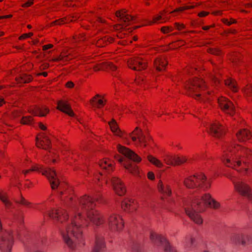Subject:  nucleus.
<instances>
[{
  "label": "nucleus",
  "mask_w": 252,
  "mask_h": 252,
  "mask_svg": "<svg viewBox=\"0 0 252 252\" xmlns=\"http://www.w3.org/2000/svg\"><path fill=\"white\" fill-rule=\"evenodd\" d=\"M100 202V195L93 198L85 195L73 204L72 214L70 217L64 210H52L48 212L49 217L58 220L60 233L64 242L70 249H75L83 241L82 225H87L89 220L96 226L103 222L102 216L94 209L96 203Z\"/></svg>",
  "instance_id": "nucleus-1"
},
{
  "label": "nucleus",
  "mask_w": 252,
  "mask_h": 252,
  "mask_svg": "<svg viewBox=\"0 0 252 252\" xmlns=\"http://www.w3.org/2000/svg\"><path fill=\"white\" fill-rule=\"evenodd\" d=\"M209 207L214 209L220 208V204L209 193L204 194L194 200L184 201V207L186 214L196 223L200 224L203 220L198 212H203Z\"/></svg>",
  "instance_id": "nucleus-2"
},
{
  "label": "nucleus",
  "mask_w": 252,
  "mask_h": 252,
  "mask_svg": "<svg viewBox=\"0 0 252 252\" xmlns=\"http://www.w3.org/2000/svg\"><path fill=\"white\" fill-rule=\"evenodd\" d=\"M238 148L237 154L235 153L236 148L233 150L229 148L223 155V162L226 166L238 171L243 169L247 172L252 168V151L245 148Z\"/></svg>",
  "instance_id": "nucleus-3"
},
{
  "label": "nucleus",
  "mask_w": 252,
  "mask_h": 252,
  "mask_svg": "<svg viewBox=\"0 0 252 252\" xmlns=\"http://www.w3.org/2000/svg\"><path fill=\"white\" fill-rule=\"evenodd\" d=\"M188 91L189 95L194 97L196 99L204 101L205 100L204 90L206 86L202 80L195 78L190 81L186 87Z\"/></svg>",
  "instance_id": "nucleus-4"
},
{
  "label": "nucleus",
  "mask_w": 252,
  "mask_h": 252,
  "mask_svg": "<svg viewBox=\"0 0 252 252\" xmlns=\"http://www.w3.org/2000/svg\"><path fill=\"white\" fill-rule=\"evenodd\" d=\"M30 171H36L41 172L43 175L46 176L49 180L51 188L53 189H55L58 187L61 188L60 182L59 177L54 169L50 168H44L41 165H36L33 166L31 169L23 171V173L26 174Z\"/></svg>",
  "instance_id": "nucleus-5"
},
{
  "label": "nucleus",
  "mask_w": 252,
  "mask_h": 252,
  "mask_svg": "<svg viewBox=\"0 0 252 252\" xmlns=\"http://www.w3.org/2000/svg\"><path fill=\"white\" fill-rule=\"evenodd\" d=\"M185 185L189 188H194L201 186L204 189L210 188V184L206 182V177L200 174L197 176H193L186 179L184 181Z\"/></svg>",
  "instance_id": "nucleus-6"
},
{
  "label": "nucleus",
  "mask_w": 252,
  "mask_h": 252,
  "mask_svg": "<svg viewBox=\"0 0 252 252\" xmlns=\"http://www.w3.org/2000/svg\"><path fill=\"white\" fill-rule=\"evenodd\" d=\"M230 179L233 182L236 190L252 202V191L249 185L237 178L230 177Z\"/></svg>",
  "instance_id": "nucleus-7"
},
{
  "label": "nucleus",
  "mask_w": 252,
  "mask_h": 252,
  "mask_svg": "<svg viewBox=\"0 0 252 252\" xmlns=\"http://www.w3.org/2000/svg\"><path fill=\"white\" fill-rule=\"evenodd\" d=\"M116 16L119 19L120 22V24L115 27L116 30L125 29L127 26L135 21V18L128 14L125 9L117 11Z\"/></svg>",
  "instance_id": "nucleus-8"
},
{
  "label": "nucleus",
  "mask_w": 252,
  "mask_h": 252,
  "mask_svg": "<svg viewBox=\"0 0 252 252\" xmlns=\"http://www.w3.org/2000/svg\"><path fill=\"white\" fill-rule=\"evenodd\" d=\"M150 239L154 244L161 246L164 249V252H176V251L171 247L166 239L161 235L154 232H151L150 234Z\"/></svg>",
  "instance_id": "nucleus-9"
},
{
  "label": "nucleus",
  "mask_w": 252,
  "mask_h": 252,
  "mask_svg": "<svg viewBox=\"0 0 252 252\" xmlns=\"http://www.w3.org/2000/svg\"><path fill=\"white\" fill-rule=\"evenodd\" d=\"M132 140L136 142L137 146L145 147L147 146V142L151 139L150 136H146L144 134L142 130L136 127L134 130L129 134Z\"/></svg>",
  "instance_id": "nucleus-10"
},
{
  "label": "nucleus",
  "mask_w": 252,
  "mask_h": 252,
  "mask_svg": "<svg viewBox=\"0 0 252 252\" xmlns=\"http://www.w3.org/2000/svg\"><path fill=\"white\" fill-rule=\"evenodd\" d=\"M206 126L209 129L210 133L216 138H220L225 133L224 127L218 121L208 123Z\"/></svg>",
  "instance_id": "nucleus-11"
},
{
  "label": "nucleus",
  "mask_w": 252,
  "mask_h": 252,
  "mask_svg": "<svg viewBox=\"0 0 252 252\" xmlns=\"http://www.w3.org/2000/svg\"><path fill=\"white\" fill-rule=\"evenodd\" d=\"M108 223L109 228L112 230L120 231L124 226L121 217L114 214L109 216L108 219Z\"/></svg>",
  "instance_id": "nucleus-12"
},
{
  "label": "nucleus",
  "mask_w": 252,
  "mask_h": 252,
  "mask_svg": "<svg viewBox=\"0 0 252 252\" xmlns=\"http://www.w3.org/2000/svg\"><path fill=\"white\" fill-rule=\"evenodd\" d=\"M220 108L226 113L232 115L235 113V108L232 102L225 97H221L218 99Z\"/></svg>",
  "instance_id": "nucleus-13"
},
{
  "label": "nucleus",
  "mask_w": 252,
  "mask_h": 252,
  "mask_svg": "<svg viewBox=\"0 0 252 252\" xmlns=\"http://www.w3.org/2000/svg\"><path fill=\"white\" fill-rule=\"evenodd\" d=\"M129 68L136 70L140 71L145 69L147 67V63L139 57H134L127 62Z\"/></svg>",
  "instance_id": "nucleus-14"
},
{
  "label": "nucleus",
  "mask_w": 252,
  "mask_h": 252,
  "mask_svg": "<svg viewBox=\"0 0 252 252\" xmlns=\"http://www.w3.org/2000/svg\"><path fill=\"white\" fill-rule=\"evenodd\" d=\"M163 158L166 164L173 166L180 165L187 161V158L185 157L169 155H165Z\"/></svg>",
  "instance_id": "nucleus-15"
},
{
  "label": "nucleus",
  "mask_w": 252,
  "mask_h": 252,
  "mask_svg": "<svg viewBox=\"0 0 252 252\" xmlns=\"http://www.w3.org/2000/svg\"><path fill=\"white\" fill-rule=\"evenodd\" d=\"M119 152L124 155L128 159L135 162H139L141 161V158L133 151L125 147L119 145L118 147Z\"/></svg>",
  "instance_id": "nucleus-16"
},
{
  "label": "nucleus",
  "mask_w": 252,
  "mask_h": 252,
  "mask_svg": "<svg viewBox=\"0 0 252 252\" xmlns=\"http://www.w3.org/2000/svg\"><path fill=\"white\" fill-rule=\"evenodd\" d=\"M111 183L115 192L119 195H124L126 191V188L122 181L116 177H113L110 179Z\"/></svg>",
  "instance_id": "nucleus-17"
},
{
  "label": "nucleus",
  "mask_w": 252,
  "mask_h": 252,
  "mask_svg": "<svg viewBox=\"0 0 252 252\" xmlns=\"http://www.w3.org/2000/svg\"><path fill=\"white\" fill-rule=\"evenodd\" d=\"M115 158L119 162L121 163H123V165L125 168L130 173L134 175L139 173V169L137 165L132 163L129 160H124L122 158L120 157L119 156H115Z\"/></svg>",
  "instance_id": "nucleus-18"
},
{
  "label": "nucleus",
  "mask_w": 252,
  "mask_h": 252,
  "mask_svg": "<svg viewBox=\"0 0 252 252\" xmlns=\"http://www.w3.org/2000/svg\"><path fill=\"white\" fill-rule=\"evenodd\" d=\"M58 109L68 114L70 116H74V114L71 109L70 105L65 101H60L58 103Z\"/></svg>",
  "instance_id": "nucleus-19"
},
{
  "label": "nucleus",
  "mask_w": 252,
  "mask_h": 252,
  "mask_svg": "<svg viewBox=\"0 0 252 252\" xmlns=\"http://www.w3.org/2000/svg\"><path fill=\"white\" fill-rule=\"evenodd\" d=\"M49 109L44 106H36L30 110V112L35 116L44 117L49 112Z\"/></svg>",
  "instance_id": "nucleus-20"
},
{
  "label": "nucleus",
  "mask_w": 252,
  "mask_h": 252,
  "mask_svg": "<svg viewBox=\"0 0 252 252\" xmlns=\"http://www.w3.org/2000/svg\"><path fill=\"white\" fill-rule=\"evenodd\" d=\"M117 67L109 62H105L99 64L94 66V69L95 71L99 70L100 69H107L112 71L115 70Z\"/></svg>",
  "instance_id": "nucleus-21"
},
{
  "label": "nucleus",
  "mask_w": 252,
  "mask_h": 252,
  "mask_svg": "<svg viewBox=\"0 0 252 252\" xmlns=\"http://www.w3.org/2000/svg\"><path fill=\"white\" fill-rule=\"evenodd\" d=\"M43 139L39 141L38 137L36 138V146L38 148H42L45 150H47L50 148V140L49 138L43 135L42 136Z\"/></svg>",
  "instance_id": "nucleus-22"
},
{
  "label": "nucleus",
  "mask_w": 252,
  "mask_h": 252,
  "mask_svg": "<svg viewBox=\"0 0 252 252\" xmlns=\"http://www.w3.org/2000/svg\"><path fill=\"white\" fill-rule=\"evenodd\" d=\"M105 247L103 238L101 236H96L95 240V245L93 252H101Z\"/></svg>",
  "instance_id": "nucleus-23"
},
{
  "label": "nucleus",
  "mask_w": 252,
  "mask_h": 252,
  "mask_svg": "<svg viewBox=\"0 0 252 252\" xmlns=\"http://www.w3.org/2000/svg\"><path fill=\"white\" fill-rule=\"evenodd\" d=\"M112 162L109 159H105L101 160L99 163V166L103 169L109 173L113 170Z\"/></svg>",
  "instance_id": "nucleus-24"
},
{
  "label": "nucleus",
  "mask_w": 252,
  "mask_h": 252,
  "mask_svg": "<svg viewBox=\"0 0 252 252\" xmlns=\"http://www.w3.org/2000/svg\"><path fill=\"white\" fill-rule=\"evenodd\" d=\"M236 135L238 140L240 141H244L249 139L252 136L251 132L245 129L240 130Z\"/></svg>",
  "instance_id": "nucleus-25"
},
{
  "label": "nucleus",
  "mask_w": 252,
  "mask_h": 252,
  "mask_svg": "<svg viewBox=\"0 0 252 252\" xmlns=\"http://www.w3.org/2000/svg\"><path fill=\"white\" fill-rule=\"evenodd\" d=\"M112 131L117 136L123 137V132L119 129L116 121L113 119L109 123Z\"/></svg>",
  "instance_id": "nucleus-26"
},
{
  "label": "nucleus",
  "mask_w": 252,
  "mask_h": 252,
  "mask_svg": "<svg viewBox=\"0 0 252 252\" xmlns=\"http://www.w3.org/2000/svg\"><path fill=\"white\" fill-rule=\"evenodd\" d=\"M167 63V62L163 58H158L155 62V65L157 70L159 71L163 70Z\"/></svg>",
  "instance_id": "nucleus-27"
},
{
  "label": "nucleus",
  "mask_w": 252,
  "mask_h": 252,
  "mask_svg": "<svg viewBox=\"0 0 252 252\" xmlns=\"http://www.w3.org/2000/svg\"><path fill=\"white\" fill-rule=\"evenodd\" d=\"M195 239L191 237H188L186 238L185 246L188 250H191L195 247Z\"/></svg>",
  "instance_id": "nucleus-28"
},
{
  "label": "nucleus",
  "mask_w": 252,
  "mask_h": 252,
  "mask_svg": "<svg viewBox=\"0 0 252 252\" xmlns=\"http://www.w3.org/2000/svg\"><path fill=\"white\" fill-rule=\"evenodd\" d=\"M158 190L165 197L169 196L171 193L169 187L168 185L165 186L161 183L158 185Z\"/></svg>",
  "instance_id": "nucleus-29"
},
{
  "label": "nucleus",
  "mask_w": 252,
  "mask_h": 252,
  "mask_svg": "<svg viewBox=\"0 0 252 252\" xmlns=\"http://www.w3.org/2000/svg\"><path fill=\"white\" fill-rule=\"evenodd\" d=\"M232 240L238 244H241L242 245H245L246 244V242L245 240V236L240 234H235L232 237Z\"/></svg>",
  "instance_id": "nucleus-30"
},
{
  "label": "nucleus",
  "mask_w": 252,
  "mask_h": 252,
  "mask_svg": "<svg viewBox=\"0 0 252 252\" xmlns=\"http://www.w3.org/2000/svg\"><path fill=\"white\" fill-rule=\"evenodd\" d=\"M122 207L124 210H134L135 208L133 206V202L128 198H126L122 202Z\"/></svg>",
  "instance_id": "nucleus-31"
},
{
  "label": "nucleus",
  "mask_w": 252,
  "mask_h": 252,
  "mask_svg": "<svg viewBox=\"0 0 252 252\" xmlns=\"http://www.w3.org/2000/svg\"><path fill=\"white\" fill-rule=\"evenodd\" d=\"M148 159L150 162L158 167L160 168L163 166V164L161 161L152 156H148Z\"/></svg>",
  "instance_id": "nucleus-32"
},
{
  "label": "nucleus",
  "mask_w": 252,
  "mask_h": 252,
  "mask_svg": "<svg viewBox=\"0 0 252 252\" xmlns=\"http://www.w3.org/2000/svg\"><path fill=\"white\" fill-rule=\"evenodd\" d=\"M99 97L100 95L99 94H97L92 100V102L94 103V104H93L94 106H95L97 108H100V107L104 105V103L102 99H97V97Z\"/></svg>",
  "instance_id": "nucleus-33"
},
{
  "label": "nucleus",
  "mask_w": 252,
  "mask_h": 252,
  "mask_svg": "<svg viewBox=\"0 0 252 252\" xmlns=\"http://www.w3.org/2000/svg\"><path fill=\"white\" fill-rule=\"evenodd\" d=\"M225 85L227 86L233 92H236L237 88L234 80L231 79L225 81Z\"/></svg>",
  "instance_id": "nucleus-34"
},
{
  "label": "nucleus",
  "mask_w": 252,
  "mask_h": 252,
  "mask_svg": "<svg viewBox=\"0 0 252 252\" xmlns=\"http://www.w3.org/2000/svg\"><path fill=\"white\" fill-rule=\"evenodd\" d=\"M0 200L7 208L10 207L12 205V203L8 199L7 194L5 193H1L0 192Z\"/></svg>",
  "instance_id": "nucleus-35"
},
{
  "label": "nucleus",
  "mask_w": 252,
  "mask_h": 252,
  "mask_svg": "<svg viewBox=\"0 0 252 252\" xmlns=\"http://www.w3.org/2000/svg\"><path fill=\"white\" fill-rule=\"evenodd\" d=\"M17 80L19 83H28L32 80V77L25 74H22Z\"/></svg>",
  "instance_id": "nucleus-36"
},
{
  "label": "nucleus",
  "mask_w": 252,
  "mask_h": 252,
  "mask_svg": "<svg viewBox=\"0 0 252 252\" xmlns=\"http://www.w3.org/2000/svg\"><path fill=\"white\" fill-rule=\"evenodd\" d=\"M32 119L31 117H23L21 120V123L24 125H31L32 123Z\"/></svg>",
  "instance_id": "nucleus-37"
},
{
  "label": "nucleus",
  "mask_w": 252,
  "mask_h": 252,
  "mask_svg": "<svg viewBox=\"0 0 252 252\" xmlns=\"http://www.w3.org/2000/svg\"><path fill=\"white\" fill-rule=\"evenodd\" d=\"M16 202L20 204L24 205V206H29L30 204V203L27 201L23 196H21L19 199H17Z\"/></svg>",
  "instance_id": "nucleus-38"
},
{
  "label": "nucleus",
  "mask_w": 252,
  "mask_h": 252,
  "mask_svg": "<svg viewBox=\"0 0 252 252\" xmlns=\"http://www.w3.org/2000/svg\"><path fill=\"white\" fill-rule=\"evenodd\" d=\"M21 111L15 110L12 112L11 115L10 116L11 119H15L21 116Z\"/></svg>",
  "instance_id": "nucleus-39"
},
{
  "label": "nucleus",
  "mask_w": 252,
  "mask_h": 252,
  "mask_svg": "<svg viewBox=\"0 0 252 252\" xmlns=\"http://www.w3.org/2000/svg\"><path fill=\"white\" fill-rule=\"evenodd\" d=\"M164 19L162 18L161 15H157L153 18V21L150 22L149 24L158 23L159 20H164Z\"/></svg>",
  "instance_id": "nucleus-40"
},
{
  "label": "nucleus",
  "mask_w": 252,
  "mask_h": 252,
  "mask_svg": "<svg viewBox=\"0 0 252 252\" xmlns=\"http://www.w3.org/2000/svg\"><path fill=\"white\" fill-rule=\"evenodd\" d=\"M68 54L66 53H64L63 55L60 56L59 57L54 59L53 60L55 62H58L61 60H63L65 58H67L68 57Z\"/></svg>",
  "instance_id": "nucleus-41"
},
{
  "label": "nucleus",
  "mask_w": 252,
  "mask_h": 252,
  "mask_svg": "<svg viewBox=\"0 0 252 252\" xmlns=\"http://www.w3.org/2000/svg\"><path fill=\"white\" fill-rule=\"evenodd\" d=\"M193 7H194V6H185L181 7L177 9L176 11H182L184 10L193 8Z\"/></svg>",
  "instance_id": "nucleus-42"
},
{
  "label": "nucleus",
  "mask_w": 252,
  "mask_h": 252,
  "mask_svg": "<svg viewBox=\"0 0 252 252\" xmlns=\"http://www.w3.org/2000/svg\"><path fill=\"white\" fill-rule=\"evenodd\" d=\"M209 52L211 54L217 55H219L220 54V51L218 49H210Z\"/></svg>",
  "instance_id": "nucleus-43"
},
{
  "label": "nucleus",
  "mask_w": 252,
  "mask_h": 252,
  "mask_svg": "<svg viewBox=\"0 0 252 252\" xmlns=\"http://www.w3.org/2000/svg\"><path fill=\"white\" fill-rule=\"evenodd\" d=\"M223 22L224 23H225V24H226L227 25H230L232 23H235L236 21L235 20H234L233 19H231L230 20V21H229L228 19H225L223 20Z\"/></svg>",
  "instance_id": "nucleus-44"
},
{
  "label": "nucleus",
  "mask_w": 252,
  "mask_h": 252,
  "mask_svg": "<svg viewBox=\"0 0 252 252\" xmlns=\"http://www.w3.org/2000/svg\"><path fill=\"white\" fill-rule=\"evenodd\" d=\"M33 35V33L32 32H30L29 33H25L22 35L21 36H20L19 39L20 40L25 39L27 37H30Z\"/></svg>",
  "instance_id": "nucleus-45"
},
{
  "label": "nucleus",
  "mask_w": 252,
  "mask_h": 252,
  "mask_svg": "<svg viewBox=\"0 0 252 252\" xmlns=\"http://www.w3.org/2000/svg\"><path fill=\"white\" fill-rule=\"evenodd\" d=\"M64 23V20L63 19L56 20L52 23V25H61Z\"/></svg>",
  "instance_id": "nucleus-46"
},
{
  "label": "nucleus",
  "mask_w": 252,
  "mask_h": 252,
  "mask_svg": "<svg viewBox=\"0 0 252 252\" xmlns=\"http://www.w3.org/2000/svg\"><path fill=\"white\" fill-rule=\"evenodd\" d=\"M33 3V0H28V1L25 2L22 5L24 7H28L32 5Z\"/></svg>",
  "instance_id": "nucleus-47"
},
{
  "label": "nucleus",
  "mask_w": 252,
  "mask_h": 252,
  "mask_svg": "<svg viewBox=\"0 0 252 252\" xmlns=\"http://www.w3.org/2000/svg\"><path fill=\"white\" fill-rule=\"evenodd\" d=\"M161 30L164 33L169 32L171 31L170 29L168 27H163L161 28Z\"/></svg>",
  "instance_id": "nucleus-48"
},
{
  "label": "nucleus",
  "mask_w": 252,
  "mask_h": 252,
  "mask_svg": "<svg viewBox=\"0 0 252 252\" xmlns=\"http://www.w3.org/2000/svg\"><path fill=\"white\" fill-rule=\"evenodd\" d=\"M16 221L18 223L21 224L23 221V217L22 216H19L16 218Z\"/></svg>",
  "instance_id": "nucleus-49"
},
{
  "label": "nucleus",
  "mask_w": 252,
  "mask_h": 252,
  "mask_svg": "<svg viewBox=\"0 0 252 252\" xmlns=\"http://www.w3.org/2000/svg\"><path fill=\"white\" fill-rule=\"evenodd\" d=\"M148 177L150 180H153L155 178V175L153 172H149L148 174Z\"/></svg>",
  "instance_id": "nucleus-50"
},
{
  "label": "nucleus",
  "mask_w": 252,
  "mask_h": 252,
  "mask_svg": "<svg viewBox=\"0 0 252 252\" xmlns=\"http://www.w3.org/2000/svg\"><path fill=\"white\" fill-rule=\"evenodd\" d=\"M53 46L52 44H48V45H44L43 46V50H46L49 48H51Z\"/></svg>",
  "instance_id": "nucleus-51"
},
{
  "label": "nucleus",
  "mask_w": 252,
  "mask_h": 252,
  "mask_svg": "<svg viewBox=\"0 0 252 252\" xmlns=\"http://www.w3.org/2000/svg\"><path fill=\"white\" fill-rule=\"evenodd\" d=\"M66 86L67 87H68L69 88H71L73 87L74 84L73 82L69 81V82H68L66 83Z\"/></svg>",
  "instance_id": "nucleus-52"
},
{
  "label": "nucleus",
  "mask_w": 252,
  "mask_h": 252,
  "mask_svg": "<svg viewBox=\"0 0 252 252\" xmlns=\"http://www.w3.org/2000/svg\"><path fill=\"white\" fill-rule=\"evenodd\" d=\"M208 14V12L202 11V12H200L198 14V16L200 17H204V16L207 15Z\"/></svg>",
  "instance_id": "nucleus-53"
},
{
  "label": "nucleus",
  "mask_w": 252,
  "mask_h": 252,
  "mask_svg": "<svg viewBox=\"0 0 252 252\" xmlns=\"http://www.w3.org/2000/svg\"><path fill=\"white\" fill-rule=\"evenodd\" d=\"M175 25H176V28L178 30H180L181 28H184V25H180L178 23H176Z\"/></svg>",
  "instance_id": "nucleus-54"
},
{
  "label": "nucleus",
  "mask_w": 252,
  "mask_h": 252,
  "mask_svg": "<svg viewBox=\"0 0 252 252\" xmlns=\"http://www.w3.org/2000/svg\"><path fill=\"white\" fill-rule=\"evenodd\" d=\"M39 127L42 130H45L46 129V126L41 123H39Z\"/></svg>",
  "instance_id": "nucleus-55"
},
{
  "label": "nucleus",
  "mask_w": 252,
  "mask_h": 252,
  "mask_svg": "<svg viewBox=\"0 0 252 252\" xmlns=\"http://www.w3.org/2000/svg\"><path fill=\"white\" fill-rule=\"evenodd\" d=\"M12 17V15H6L4 16H0V19H3V18H10Z\"/></svg>",
  "instance_id": "nucleus-56"
},
{
  "label": "nucleus",
  "mask_w": 252,
  "mask_h": 252,
  "mask_svg": "<svg viewBox=\"0 0 252 252\" xmlns=\"http://www.w3.org/2000/svg\"><path fill=\"white\" fill-rule=\"evenodd\" d=\"M5 103V101L3 98L0 97V106H1L3 103Z\"/></svg>",
  "instance_id": "nucleus-57"
},
{
  "label": "nucleus",
  "mask_w": 252,
  "mask_h": 252,
  "mask_svg": "<svg viewBox=\"0 0 252 252\" xmlns=\"http://www.w3.org/2000/svg\"><path fill=\"white\" fill-rule=\"evenodd\" d=\"M247 5L249 7H252V0H251V2L247 4Z\"/></svg>",
  "instance_id": "nucleus-58"
},
{
  "label": "nucleus",
  "mask_w": 252,
  "mask_h": 252,
  "mask_svg": "<svg viewBox=\"0 0 252 252\" xmlns=\"http://www.w3.org/2000/svg\"><path fill=\"white\" fill-rule=\"evenodd\" d=\"M38 75H43L44 76H46L47 75V73L46 72H43L42 73H40Z\"/></svg>",
  "instance_id": "nucleus-59"
},
{
  "label": "nucleus",
  "mask_w": 252,
  "mask_h": 252,
  "mask_svg": "<svg viewBox=\"0 0 252 252\" xmlns=\"http://www.w3.org/2000/svg\"><path fill=\"white\" fill-rule=\"evenodd\" d=\"M97 20H98V21L99 22H100V23H103V22H104V20H102V19H101V18H97Z\"/></svg>",
  "instance_id": "nucleus-60"
},
{
  "label": "nucleus",
  "mask_w": 252,
  "mask_h": 252,
  "mask_svg": "<svg viewBox=\"0 0 252 252\" xmlns=\"http://www.w3.org/2000/svg\"><path fill=\"white\" fill-rule=\"evenodd\" d=\"M209 28H210V27H209V26H205V27H203V29L204 30H208Z\"/></svg>",
  "instance_id": "nucleus-61"
},
{
  "label": "nucleus",
  "mask_w": 252,
  "mask_h": 252,
  "mask_svg": "<svg viewBox=\"0 0 252 252\" xmlns=\"http://www.w3.org/2000/svg\"><path fill=\"white\" fill-rule=\"evenodd\" d=\"M215 83L216 84L217 83H219V81L216 78H214Z\"/></svg>",
  "instance_id": "nucleus-62"
},
{
  "label": "nucleus",
  "mask_w": 252,
  "mask_h": 252,
  "mask_svg": "<svg viewBox=\"0 0 252 252\" xmlns=\"http://www.w3.org/2000/svg\"><path fill=\"white\" fill-rule=\"evenodd\" d=\"M132 250L135 252H138V251L135 248H133Z\"/></svg>",
  "instance_id": "nucleus-63"
},
{
  "label": "nucleus",
  "mask_w": 252,
  "mask_h": 252,
  "mask_svg": "<svg viewBox=\"0 0 252 252\" xmlns=\"http://www.w3.org/2000/svg\"><path fill=\"white\" fill-rule=\"evenodd\" d=\"M103 41V39H100V40L98 41V44H99V43H100V44H101V41Z\"/></svg>",
  "instance_id": "nucleus-64"
}]
</instances>
